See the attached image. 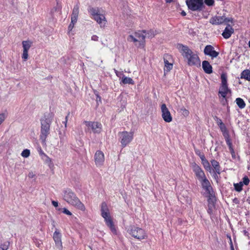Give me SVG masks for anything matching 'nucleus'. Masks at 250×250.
<instances>
[{
    "label": "nucleus",
    "instance_id": "29",
    "mask_svg": "<svg viewBox=\"0 0 250 250\" xmlns=\"http://www.w3.org/2000/svg\"><path fill=\"white\" fill-rule=\"evenodd\" d=\"M89 12L91 15L94 18L99 14V11L98 9L94 8L93 7L89 9Z\"/></svg>",
    "mask_w": 250,
    "mask_h": 250
},
{
    "label": "nucleus",
    "instance_id": "41",
    "mask_svg": "<svg viewBox=\"0 0 250 250\" xmlns=\"http://www.w3.org/2000/svg\"><path fill=\"white\" fill-rule=\"evenodd\" d=\"M181 110L182 111V114L184 116H188L189 115V111L187 110L186 108H182L181 109Z\"/></svg>",
    "mask_w": 250,
    "mask_h": 250
},
{
    "label": "nucleus",
    "instance_id": "53",
    "mask_svg": "<svg viewBox=\"0 0 250 250\" xmlns=\"http://www.w3.org/2000/svg\"><path fill=\"white\" fill-rule=\"evenodd\" d=\"M243 233L245 236H249V232L247 230H244Z\"/></svg>",
    "mask_w": 250,
    "mask_h": 250
},
{
    "label": "nucleus",
    "instance_id": "34",
    "mask_svg": "<svg viewBox=\"0 0 250 250\" xmlns=\"http://www.w3.org/2000/svg\"><path fill=\"white\" fill-rule=\"evenodd\" d=\"M165 67L167 68V71H169L172 68V64L169 63L167 60H164Z\"/></svg>",
    "mask_w": 250,
    "mask_h": 250
},
{
    "label": "nucleus",
    "instance_id": "59",
    "mask_svg": "<svg viewBox=\"0 0 250 250\" xmlns=\"http://www.w3.org/2000/svg\"><path fill=\"white\" fill-rule=\"evenodd\" d=\"M249 47H250V41L249 42Z\"/></svg>",
    "mask_w": 250,
    "mask_h": 250
},
{
    "label": "nucleus",
    "instance_id": "27",
    "mask_svg": "<svg viewBox=\"0 0 250 250\" xmlns=\"http://www.w3.org/2000/svg\"><path fill=\"white\" fill-rule=\"evenodd\" d=\"M212 192H210V194H207L208 197V202L209 205H213L215 201V198L214 194Z\"/></svg>",
    "mask_w": 250,
    "mask_h": 250
},
{
    "label": "nucleus",
    "instance_id": "40",
    "mask_svg": "<svg viewBox=\"0 0 250 250\" xmlns=\"http://www.w3.org/2000/svg\"><path fill=\"white\" fill-rule=\"evenodd\" d=\"M242 182L243 183V185H248L250 183V180L247 176H245L243 178V181Z\"/></svg>",
    "mask_w": 250,
    "mask_h": 250
},
{
    "label": "nucleus",
    "instance_id": "43",
    "mask_svg": "<svg viewBox=\"0 0 250 250\" xmlns=\"http://www.w3.org/2000/svg\"><path fill=\"white\" fill-rule=\"evenodd\" d=\"M205 2L208 6H212L214 4V0H205Z\"/></svg>",
    "mask_w": 250,
    "mask_h": 250
},
{
    "label": "nucleus",
    "instance_id": "45",
    "mask_svg": "<svg viewBox=\"0 0 250 250\" xmlns=\"http://www.w3.org/2000/svg\"><path fill=\"white\" fill-rule=\"evenodd\" d=\"M215 120L216 121L217 125L219 126H220V125H222L223 124H224L222 122V120L218 118L217 117H215Z\"/></svg>",
    "mask_w": 250,
    "mask_h": 250
},
{
    "label": "nucleus",
    "instance_id": "10",
    "mask_svg": "<svg viewBox=\"0 0 250 250\" xmlns=\"http://www.w3.org/2000/svg\"><path fill=\"white\" fill-rule=\"evenodd\" d=\"M161 109L163 120L167 123L171 122L172 121V117L165 104L161 105Z\"/></svg>",
    "mask_w": 250,
    "mask_h": 250
},
{
    "label": "nucleus",
    "instance_id": "21",
    "mask_svg": "<svg viewBox=\"0 0 250 250\" xmlns=\"http://www.w3.org/2000/svg\"><path fill=\"white\" fill-rule=\"evenodd\" d=\"M53 239L57 245L62 247V241L60 233L55 231L53 234Z\"/></svg>",
    "mask_w": 250,
    "mask_h": 250
},
{
    "label": "nucleus",
    "instance_id": "35",
    "mask_svg": "<svg viewBox=\"0 0 250 250\" xmlns=\"http://www.w3.org/2000/svg\"><path fill=\"white\" fill-rule=\"evenodd\" d=\"M10 245L9 242H5L1 244L0 246V250H7L9 248Z\"/></svg>",
    "mask_w": 250,
    "mask_h": 250
},
{
    "label": "nucleus",
    "instance_id": "20",
    "mask_svg": "<svg viewBox=\"0 0 250 250\" xmlns=\"http://www.w3.org/2000/svg\"><path fill=\"white\" fill-rule=\"evenodd\" d=\"M202 67L204 71L207 74H210L212 72V66L207 61H204L202 62Z\"/></svg>",
    "mask_w": 250,
    "mask_h": 250
},
{
    "label": "nucleus",
    "instance_id": "60",
    "mask_svg": "<svg viewBox=\"0 0 250 250\" xmlns=\"http://www.w3.org/2000/svg\"><path fill=\"white\" fill-rule=\"evenodd\" d=\"M231 250H234V249L232 246L231 247Z\"/></svg>",
    "mask_w": 250,
    "mask_h": 250
},
{
    "label": "nucleus",
    "instance_id": "46",
    "mask_svg": "<svg viewBox=\"0 0 250 250\" xmlns=\"http://www.w3.org/2000/svg\"><path fill=\"white\" fill-rule=\"evenodd\" d=\"M28 176L29 178H33L35 176V174L33 172L31 171L29 173Z\"/></svg>",
    "mask_w": 250,
    "mask_h": 250
},
{
    "label": "nucleus",
    "instance_id": "23",
    "mask_svg": "<svg viewBox=\"0 0 250 250\" xmlns=\"http://www.w3.org/2000/svg\"><path fill=\"white\" fill-rule=\"evenodd\" d=\"M211 163L216 172L219 174L220 173V169L219 163L216 160H212L211 161Z\"/></svg>",
    "mask_w": 250,
    "mask_h": 250
},
{
    "label": "nucleus",
    "instance_id": "22",
    "mask_svg": "<svg viewBox=\"0 0 250 250\" xmlns=\"http://www.w3.org/2000/svg\"><path fill=\"white\" fill-rule=\"evenodd\" d=\"M32 42L30 41H23L22 42L23 50L28 51L32 45Z\"/></svg>",
    "mask_w": 250,
    "mask_h": 250
},
{
    "label": "nucleus",
    "instance_id": "38",
    "mask_svg": "<svg viewBox=\"0 0 250 250\" xmlns=\"http://www.w3.org/2000/svg\"><path fill=\"white\" fill-rule=\"evenodd\" d=\"M65 130H66V129H64L62 131H61V130L59 131V137H60V138L61 140V142H62V140L63 139V137L65 135Z\"/></svg>",
    "mask_w": 250,
    "mask_h": 250
},
{
    "label": "nucleus",
    "instance_id": "31",
    "mask_svg": "<svg viewBox=\"0 0 250 250\" xmlns=\"http://www.w3.org/2000/svg\"><path fill=\"white\" fill-rule=\"evenodd\" d=\"M226 137H225L226 139L227 144L229 146V148L230 150H231L233 152H234V150L232 147V145L230 142V139L229 138L228 133H226Z\"/></svg>",
    "mask_w": 250,
    "mask_h": 250
},
{
    "label": "nucleus",
    "instance_id": "54",
    "mask_svg": "<svg viewBox=\"0 0 250 250\" xmlns=\"http://www.w3.org/2000/svg\"><path fill=\"white\" fill-rule=\"evenodd\" d=\"M67 121H65L63 122V123L64 124V129H66V127H67Z\"/></svg>",
    "mask_w": 250,
    "mask_h": 250
},
{
    "label": "nucleus",
    "instance_id": "18",
    "mask_svg": "<svg viewBox=\"0 0 250 250\" xmlns=\"http://www.w3.org/2000/svg\"><path fill=\"white\" fill-rule=\"evenodd\" d=\"M233 29L229 24L225 28L222 33V36L225 39H229L233 33Z\"/></svg>",
    "mask_w": 250,
    "mask_h": 250
},
{
    "label": "nucleus",
    "instance_id": "5",
    "mask_svg": "<svg viewBox=\"0 0 250 250\" xmlns=\"http://www.w3.org/2000/svg\"><path fill=\"white\" fill-rule=\"evenodd\" d=\"M221 86L220 88L219 93L221 95L223 98H225L227 94L230 90L229 89L227 84V76L226 74H222L221 76Z\"/></svg>",
    "mask_w": 250,
    "mask_h": 250
},
{
    "label": "nucleus",
    "instance_id": "30",
    "mask_svg": "<svg viewBox=\"0 0 250 250\" xmlns=\"http://www.w3.org/2000/svg\"><path fill=\"white\" fill-rule=\"evenodd\" d=\"M234 187L236 191L240 192L242 190L243 183L240 182L239 183L234 184Z\"/></svg>",
    "mask_w": 250,
    "mask_h": 250
},
{
    "label": "nucleus",
    "instance_id": "28",
    "mask_svg": "<svg viewBox=\"0 0 250 250\" xmlns=\"http://www.w3.org/2000/svg\"><path fill=\"white\" fill-rule=\"evenodd\" d=\"M145 33V35H144L146 36V38H152L154 37L155 35V32L152 30L146 31V33Z\"/></svg>",
    "mask_w": 250,
    "mask_h": 250
},
{
    "label": "nucleus",
    "instance_id": "39",
    "mask_svg": "<svg viewBox=\"0 0 250 250\" xmlns=\"http://www.w3.org/2000/svg\"><path fill=\"white\" fill-rule=\"evenodd\" d=\"M27 51L23 50V53L22 54V59L26 61L28 58V53Z\"/></svg>",
    "mask_w": 250,
    "mask_h": 250
},
{
    "label": "nucleus",
    "instance_id": "14",
    "mask_svg": "<svg viewBox=\"0 0 250 250\" xmlns=\"http://www.w3.org/2000/svg\"><path fill=\"white\" fill-rule=\"evenodd\" d=\"M204 52L205 55L209 56L212 58L217 57L219 55V53L215 51L214 47L210 45H207Z\"/></svg>",
    "mask_w": 250,
    "mask_h": 250
},
{
    "label": "nucleus",
    "instance_id": "3",
    "mask_svg": "<svg viewBox=\"0 0 250 250\" xmlns=\"http://www.w3.org/2000/svg\"><path fill=\"white\" fill-rule=\"evenodd\" d=\"M63 199L68 204L71 205L77 208L84 210V205L81 202L76 194L70 188H66L63 190Z\"/></svg>",
    "mask_w": 250,
    "mask_h": 250
},
{
    "label": "nucleus",
    "instance_id": "37",
    "mask_svg": "<svg viewBox=\"0 0 250 250\" xmlns=\"http://www.w3.org/2000/svg\"><path fill=\"white\" fill-rule=\"evenodd\" d=\"M30 150L27 149H26L22 151L21 155L22 157L27 158L30 155Z\"/></svg>",
    "mask_w": 250,
    "mask_h": 250
},
{
    "label": "nucleus",
    "instance_id": "57",
    "mask_svg": "<svg viewBox=\"0 0 250 250\" xmlns=\"http://www.w3.org/2000/svg\"><path fill=\"white\" fill-rule=\"evenodd\" d=\"M167 2H170L172 1V0H166Z\"/></svg>",
    "mask_w": 250,
    "mask_h": 250
},
{
    "label": "nucleus",
    "instance_id": "7",
    "mask_svg": "<svg viewBox=\"0 0 250 250\" xmlns=\"http://www.w3.org/2000/svg\"><path fill=\"white\" fill-rule=\"evenodd\" d=\"M121 139L122 146L125 147L127 144L130 143L133 139V133L127 131H123L119 133Z\"/></svg>",
    "mask_w": 250,
    "mask_h": 250
},
{
    "label": "nucleus",
    "instance_id": "49",
    "mask_svg": "<svg viewBox=\"0 0 250 250\" xmlns=\"http://www.w3.org/2000/svg\"><path fill=\"white\" fill-rule=\"evenodd\" d=\"M91 40L94 41H97L98 40V37L96 35H93L91 37Z\"/></svg>",
    "mask_w": 250,
    "mask_h": 250
},
{
    "label": "nucleus",
    "instance_id": "26",
    "mask_svg": "<svg viewBox=\"0 0 250 250\" xmlns=\"http://www.w3.org/2000/svg\"><path fill=\"white\" fill-rule=\"evenodd\" d=\"M122 82L124 84H134V81L131 78L125 76L123 77Z\"/></svg>",
    "mask_w": 250,
    "mask_h": 250
},
{
    "label": "nucleus",
    "instance_id": "56",
    "mask_svg": "<svg viewBox=\"0 0 250 250\" xmlns=\"http://www.w3.org/2000/svg\"><path fill=\"white\" fill-rule=\"evenodd\" d=\"M181 15L183 16H185L186 15V13L184 11H183L182 12H181Z\"/></svg>",
    "mask_w": 250,
    "mask_h": 250
},
{
    "label": "nucleus",
    "instance_id": "8",
    "mask_svg": "<svg viewBox=\"0 0 250 250\" xmlns=\"http://www.w3.org/2000/svg\"><path fill=\"white\" fill-rule=\"evenodd\" d=\"M146 30L139 31L134 33V35H130L128 36V40L133 42H142L144 45L146 36L143 33H146Z\"/></svg>",
    "mask_w": 250,
    "mask_h": 250
},
{
    "label": "nucleus",
    "instance_id": "32",
    "mask_svg": "<svg viewBox=\"0 0 250 250\" xmlns=\"http://www.w3.org/2000/svg\"><path fill=\"white\" fill-rule=\"evenodd\" d=\"M202 164L206 170L209 171V172L211 171V167L208 160H204V162L202 163Z\"/></svg>",
    "mask_w": 250,
    "mask_h": 250
},
{
    "label": "nucleus",
    "instance_id": "51",
    "mask_svg": "<svg viewBox=\"0 0 250 250\" xmlns=\"http://www.w3.org/2000/svg\"><path fill=\"white\" fill-rule=\"evenodd\" d=\"M200 157L202 160V163L204 162V160H207L206 158H205V157L204 156V155H200Z\"/></svg>",
    "mask_w": 250,
    "mask_h": 250
},
{
    "label": "nucleus",
    "instance_id": "17",
    "mask_svg": "<svg viewBox=\"0 0 250 250\" xmlns=\"http://www.w3.org/2000/svg\"><path fill=\"white\" fill-rule=\"evenodd\" d=\"M93 19L100 24L101 27H104L106 23V20L103 14H99Z\"/></svg>",
    "mask_w": 250,
    "mask_h": 250
},
{
    "label": "nucleus",
    "instance_id": "19",
    "mask_svg": "<svg viewBox=\"0 0 250 250\" xmlns=\"http://www.w3.org/2000/svg\"><path fill=\"white\" fill-rule=\"evenodd\" d=\"M79 7L78 5H75L73 9L72 14L71 15L72 22H76L77 21L79 13Z\"/></svg>",
    "mask_w": 250,
    "mask_h": 250
},
{
    "label": "nucleus",
    "instance_id": "9",
    "mask_svg": "<svg viewBox=\"0 0 250 250\" xmlns=\"http://www.w3.org/2000/svg\"><path fill=\"white\" fill-rule=\"evenodd\" d=\"M101 215L104 219L106 225L110 228L111 231L113 233L116 234V230L111 218L109 211L102 212Z\"/></svg>",
    "mask_w": 250,
    "mask_h": 250
},
{
    "label": "nucleus",
    "instance_id": "44",
    "mask_svg": "<svg viewBox=\"0 0 250 250\" xmlns=\"http://www.w3.org/2000/svg\"><path fill=\"white\" fill-rule=\"evenodd\" d=\"M5 119V114L4 113L0 114V125L2 124V123Z\"/></svg>",
    "mask_w": 250,
    "mask_h": 250
},
{
    "label": "nucleus",
    "instance_id": "52",
    "mask_svg": "<svg viewBox=\"0 0 250 250\" xmlns=\"http://www.w3.org/2000/svg\"><path fill=\"white\" fill-rule=\"evenodd\" d=\"M226 20H225V23H227L228 22H231L232 21V19L231 18H226Z\"/></svg>",
    "mask_w": 250,
    "mask_h": 250
},
{
    "label": "nucleus",
    "instance_id": "36",
    "mask_svg": "<svg viewBox=\"0 0 250 250\" xmlns=\"http://www.w3.org/2000/svg\"><path fill=\"white\" fill-rule=\"evenodd\" d=\"M219 127L223 132V134L225 137H226V133H228L227 128L224 124H223L222 125L219 126Z\"/></svg>",
    "mask_w": 250,
    "mask_h": 250
},
{
    "label": "nucleus",
    "instance_id": "16",
    "mask_svg": "<svg viewBox=\"0 0 250 250\" xmlns=\"http://www.w3.org/2000/svg\"><path fill=\"white\" fill-rule=\"evenodd\" d=\"M226 20L225 16H214L210 19L209 22L212 24L219 25L225 23Z\"/></svg>",
    "mask_w": 250,
    "mask_h": 250
},
{
    "label": "nucleus",
    "instance_id": "2",
    "mask_svg": "<svg viewBox=\"0 0 250 250\" xmlns=\"http://www.w3.org/2000/svg\"><path fill=\"white\" fill-rule=\"evenodd\" d=\"M54 114L51 112L46 113L41 119V130L40 138L44 143L50 133V125L52 122Z\"/></svg>",
    "mask_w": 250,
    "mask_h": 250
},
{
    "label": "nucleus",
    "instance_id": "6",
    "mask_svg": "<svg viewBox=\"0 0 250 250\" xmlns=\"http://www.w3.org/2000/svg\"><path fill=\"white\" fill-rule=\"evenodd\" d=\"M186 3L192 11H201L204 6L203 0H187Z\"/></svg>",
    "mask_w": 250,
    "mask_h": 250
},
{
    "label": "nucleus",
    "instance_id": "58",
    "mask_svg": "<svg viewBox=\"0 0 250 250\" xmlns=\"http://www.w3.org/2000/svg\"><path fill=\"white\" fill-rule=\"evenodd\" d=\"M232 154V157H233V154H234V152H233L231 150H230Z\"/></svg>",
    "mask_w": 250,
    "mask_h": 250
},
{
    "label": "nucleus",
    "instance_id": "25",
    "mask_svg": "<svg viewBox=\"0 0 250 250\" xmlns=\"http://www.w3.org/2000/svg\"><path fill=\"white\" fill-rule=\"evenodd\" d=\"M235 101L236 104L240 108L243 109L245 107L246 104L242 99L240 98H236Z\"/></svg>",
    "mask_w": 250,
    "mask_h": 250
},
{
    "label": "nucleus",
    "instance_id": "33",
    "mask_svg": "<svg viewBox=\"0 0 250 250\" xmlns=\"http://www.w3.org/2000/svg\"><path fill=\"white\" fill-rule=\"evenodd\" d=\"M101 211V213L109 211L107 204L105 202H103L102 203Z\"/></svg>",
    "mask_w": 250,
    "mask_h": 250
},
{
    "label": "nucleus",
    "instance_id": "42",
    "mask_svg": "<svg viewBox=\"0 0 250 250\" xmlns=\"http://www.w3.org/2000/svg\"><path fill=\"white\" fill-rule=\"evenodd\" d=\"M61 209H62V208H59L58 210H61ZM62 209L63 210V211H62L63 213H64V214H66L68 215H72L71 212L69 210H68L67 209H66V208H62Z\"/></svg>",
    "mask_w": 250,
    "mask_h": 250
},
{
    "label": "nucleus",
    "instance_id": "55",
    "mask_svg": "<svg viewBox=\"0 0 250 250\" xmlns=\"http://www.w3.org/2000/svg\"><path fill=\"white\" fill-rule=\"evenodd\" d=\"M70 114V112H68L67 116L65 117V120L67 121H68V116Z\"/></svg>",
    "mask_w": 250,
    "mask_h": 250
},
{
    "label": "nucleus",
    "instance_id": "24",
    "mask_svg": "<svg viewBox=\"0 0 250 250\" xmlns=\"http://www.w3.org/2000/svg\"><path fill=\"white\" fill-rule=\"evenodd\" d=\"M241 78L250 81V70H244L241 73Z\"/></svg>",
    "mask_w": 250,
    "mask_h": 250
},
{
    "label": "nucleus",
    "instance_id": "48",
    "mask_svg": "<svg viewBox=\"0 0 250 250\" xmlns=\"http://www.w3.org/2000/svg\"><path fill=\"white\" fill-rule=\"evenodd\" d=\"M76 22H72V21L71 22L70 24H69V26H68V29L70 31L72 29V28H73L74 27V24Z\"/></svg>",
    "mask_w": 250,
    "mask_h": 250
},
{
    "label": "nucleus",
    "instance_id": "13",
    "mask_svg": "<svg viewBox=\"0 0 250 250\" xmlns=\"http://www.w3.org/2000/svg\"><path fill=\"white\" fill-rule=\"evenodd\" d=\"M94 160L96 165L97 167L102 166L104 161V154L101 151H97L94 155Z\"/></svg>",
    "mask_w": 250,
    "mask_h": 250
},
{
    "label": "nucleus",
    "instance_id": "1",
    "mask_svg": "<svg viewBox=\"0 0 250 250\" xmlns=\"http://www.w3.org/2000/svg\"><path fill=\"white\" fill-rule=\"evenodd\" d=\"M177 46L183 57L187 60L188 65H200V61L197 54L193 53L188 46L182 44H179Z\"/></svg>",
    "mask_w": 250,
    "mask_h": 250
},
{
    "label": "nucleus",
    "instance_id": "12",
    "mask_svg": "<svg viewBox=\"0 0 250 250\" xmlns=\"http://www.w3.org/2000/svg\"><path fill=\"white\" fill-rule=\"evenodd\" d=\"M191 167L193 169V171L195 173L196 177H197L199 181L206 178L203 170L196 163H192L191 165Z\"/></svg>",
    "mask_w": 250,
    "mask_h": 250
},
{
    "label": "nucleus",
    "instance_id": "11",
    "mask_svg": "<svg viewBox=\"0 0 250 250\" xmlns=\"http://www.w3.org/2000/svg\"><path fill=\"white\" fill-rule=\"evenodd\" d=\"M84 124L88 127H90L95 133H99L102 130V125L98 122L84 121Z\"/></svg>",
    "mask_w": 250,
    "mask_h": 250
},
{
    "label": "nucleus",
    "instance_id": "47",
    "mask_svg": "<svg viewBox=\"0 0 250 250\" xmlns=\"http://www.w3.org/2000/svg\"><path fill=\"white\" fill-rule=\"evenodd\" d=\"M34 242L35 243V245H36V246H37L38 247H40V246L41 244V243H40V241H39L37 239H35L34 240Z\"/></svg>",
    "mask_w": 250,
    "mask_h": 250
},
{
    "label": "nucleus",
    "instance_id": "4",
    "mask_svg": "<svg viewBox=\"0 0 250 250\" xmlns=\"http://www.w3.org/2000/svg\"><path fill=\"white\" fill-rule=\"evenodd\" d=\"M127 231L132 237L140 240L147 238V235L145 231L142 229L135 226H130Z\"/></svg>",
    "mask_w": 250,
    "mask_h": 250
},
{
    "label": "nucleus",
    "instance_id": "15",
    "mask_svg": "<svg viewBox=\"0 0 250 250\" xmlns=\"http://www.w3.org/2000/svg\"><path fill=\"white\" fill-rule=\"evenodd\" d=\"M200 181L201 183L202 188L205 190L207 194H210V192H212V188L207 178L202 179Z\"/></svg>",
    "mask_w": 250,
    "mask_h": 250
},
{
    "label": "nucleus",
    "instance_id": "50",
    "mask_svg": "<svg viewBox=\"0 0 250 250\" xmlns=\"http://www.w3.org/2000/svg\"><path fill=\"white\" fill-rule=\"evenodd\" d=\"M52 204L55 207H57L58 206V202L57 201H52Z\"/></svg>",
    "mask_w": 250,
    "mask_h": 250
}]
</instances>
